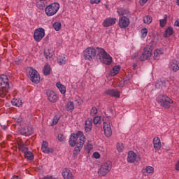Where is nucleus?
Returning <instances> with one entry per match:
<instances>
[{
	"mask_svg": "<svg viewBox=\"0 0 179 179\" xmlns=\"http://www.w3.org/2000/svg\"><path fill=\"white\" fill-rule=\"evenodd\" d=\"M96 56L99 57V61L105 65H110L113 62V57L106 52L103 48L89 47L84 50V58L92 61Z\"/></svg>",
	"mask_w": 179,
	"mask_h": 179,
	"instance_id": "f257e3e1",
	"label": "nucleus"
},
{
	"mask_svg": "<svg viewBox=\"0 0 179 179\" xmlns=\"http://www.w3.org/2000/svg\"><path fill=\"white\" fill-rule=\"evenodd\" d=\"M86 141V137L83 135V132L78 131L76 134H72L69 139V145L72 148L76 146L73 151V156L76 157L79 155L83 145H85V141Z\"/></svg>",
	"mask_w": 179,
	"mask_h": 179,
	"instance_id": "f03ea898",
	"label": "nucleus"
},
{
	"mask_svg": "<svg viewBox=\"0 0 179 179\" xmlns=\"http://www.w3.org/2000/svg\"><path fill=\"white\" fill-rule=\"evenodd\" d=\"M0 90L2 92L1 96H6L9 90V79L6 75L0 76Z\"/></svg>",
	"mask_w": 179,
	"mask_h": 179,
	"instance_id": "7ed1b4c3",
	"label": "nucleus"
},
{
	"mask_svg": "<svg viewBox=\"0 0 179 179\" xmlns=\"http://www.w3.org/2000/svg\"><path fill=\"white\" fill-rule=\"evenodd\" d=\"M157 101L165 108H170L171 104H173V100L166 95H159L157 98Z\"/></svg>",
	"mask_w": 179,
	"mask_h": 179,
	"instance_id": "20e7f679",
	"label": "nucleus"
},
{
	"mask_svg": "<svg viewBox=\"0 0 179 179\" xmlns=\"http://www.w3.org/2000/svg\"><path fill=\"white\" fill-rule=\"evenodd\" d=\"M113 164L110 161H107L103 165H101V168L98 171L99 176L101 177H104V176H107L108 173H110V170H111V167Z\"/></svg>",
	"mask_w": 179,
	"mask_h": 179,
	"instance_id": "39448f33",
	"label": "nucleus"
},
{
	"mask_svg": "<svg viewBox=\"0 0 179 179\" xmlns=\"http://www.w3.org/2000/svg\"><path fill=\"white\" fill-rule=\"evenodd\" d=\"M59 10V3H52L45 8V13L47 16H54Z\"/></svg>",
	"mask_w": 179,
	"mask_h": 179,
	"instance_id": "423d86ee",
	"label": "nucleus"
},
{
	"mask_svg": "<svg viewBox=\"0 0 179 179\" xmlns=\"http://www.w3.org/2000/svg\"><path fill=\"white\" fill-rule=\"evenodd\" d=\"M28 76L30 77L33 83H40V74H38V72H37L36 69H34L33 67L30 68V70L28 72Z\"/></svg>",
	"mask_w": 179,
	"mask_h": 179,
	"instance_id": "0eeeda50",
	"label": "nucleus"
},
{
	"mask_svg": "<svg viewBox=\"0 0 179 179\" xmlns=\"http://www.w3.org/2000/svg\"><path fill=\"white\" fill-rule=\"evenodd\" d=\"M152 57V46L146 45L143 50V53L140 57V61H146Z\"/></svg>",
	"mask_w": 179,
	"mask_h": 179,
	"instance_id": "6e6552de",
	"label": "nucleus"
},
{
	"mask_svg": "<svg viewBox=\"0 0 179 179\" xmlns=\"http://www.w3.org/2000/svg\"><path fill=\"white\" fill-rule=\"evenodd\" d=\"M45 36V32L44 29L38 28L36 29L34 34V38L36 43H40L41 40H43V38Z\"/></svg>",
	"mask_w": 179,
	"mask_h": 179,
	"instance_id": "1a4fd4ad",
	"label": "nucleus"
},
{
	"mask_svg": "<svg viewBox=\"0 0 179 179\" xmlns=\"http://www.w3.org/2000/svg\"><path fill=\"white\" fill-rule=\"evenodd\" d=\"M46 94L50 103H57V101H58V96L57 94H55V92H54V91L48 90Z\"/></svg>",
	"mask_w": 179,
	"mask_h": 179,
	"instance_id": "9d476101",
	"label": "nucleus"
},
{
	"mask_svg": "<svg viewBox=\"0 0 179 179\" xmlns=\"http://www.w3.org/2000/svg\"><path fill=\"white\" fill-rule=\"evenodd\" d=\"M119 26L122 29H125V27H128L129 26V18L127 16H122L119 20Z\"/></svg>",
	"mask_w": 179,
	"mask_h": 179,
	"instance_id": "9b49d317",
	"label": "nucleus"
},
{
	"mask_svg": "<svg viewBox=\"0 0 179 179\" xmlns=\"http://www.w3.org/2000/svg\"><path fill=\"white\" fill-rule=\"evenodd\" d=\"M20 134L25 136H30V135H33V127L26 126L20 130Z\"/></svg>",
	"mask_w": 179,
	"mask_h": 179,
	"instance_id": "f8f14e48",
	"label": "nucleus"
},
{
	"mask_svg": "<svg viewBox=\"0 0 179 179\" xmlns=\"http://www.w3.org/2000/svg\"><path fill=\"white\" fill-rule=\"evenodd\" d=\"M103 125V131L106 136H107V138H110V136L113 135V131L111 130V125L110 124V123L106 122H104Z\"/></svg>",
	"mask_w": 179,
	"mask_h": 179,
	"instance_id": "ddd939ff",
	"label": "nucleus"
},
{
	"mask_svg": "<svg viewBox=\"0 0 179 179\" xmlns=\"http://www.w3.org/2000/svg\"><path fill=\"white\" fill-rule=\"evenodd\" d=\"M92 128H93V119H92V117H88L85 121V132H91Z\"/></svg>",
	"mask_w": 179,
	"mask_h": 179,
	"instance_id": "4468645a",
	"label": "nucleus"
},
{
	"mask_svg": "<svg viewBox=\"0 0 179 179\" xmlns=\"http://www.w3.org/2000/svg\"><path fill=\"white\" fill-rule=\"evenodd\" d=\"M105 94L108 96H111V97H116L117 99H120V91L117 90H108L105 92Z\"/></svg>",
	"mask_w": 179,
	"mask_h": 179,
	"instance_id": "2eb2a0df",
	"label": "nucleus"
},
{
	"mask_svg": "<svg viewBox=\"0 0 179 179\" xmlns=\"http://www.w3.org/2000/svg\"><path fill=\"white\" fill-rule=\"evenodd\" d=\"M62 176L64 179H75V177L68 168H65L62 171Z\"/></svg>",
	"mask_w": 179,
	"mask_h": 179,
	"instance_id": "dca6fc26",
	"label": "nucleus"
},
{
	"mask_svg": "<svg viewBox=\"0 0 179 179\" xmlns=\"http://www.w3.org/2000/svg\"><path fill=\"white\" fill-rule=\"evenodd\" d=\"M41 149L43 153H54V148H48V143L47 141L43 142Z\"/></svg>",
	"mask_w": 179,
	"mask_h": 179,
	"instance_id": "f3484780",
	"label": "nucleus"
},
{
	"mask_svg": "<svg viewBox=\"0 0 179 179\" xmlns=\"http://www.w3.org/2000/svg\"><path fill=\"white\" fill-rule=\"evenodd\" d=\"M116 21V18H107L104 20L103 25L104 27H110V26L115 24Z\"/></svg>",
	"mask_w": 179,
	"mask_h": 179,
	"instance_id": "a211bd4d",
	"label": "nucleus"
},
{
	"mask_svg": "<svg viewBox=\"0 0 179 179\" xmlns=\"http://www.w3.org/2000/svg\"><path fill=\"white\" fill-rule=\"evenodd\" d=\"M155 87L157 90H163L164 87H166V81H163L162 80H158L155 83Z\"/></svg>",
	"mask_w": 179,
	"mask_h": 179,
	"instance_id": "6ab92c4d",
	"label": "nucleus"
},
{
	"mask_svg": "<svg viewBox=\"0 0 179 179\" xmlns=\"http://www.w3.org/2000/svg\"><path fill=\"white\" fill-rule=\"evenodd\" d=\"M136 160V154L133 151H129L128 153L127 162L129 163H134Z\"/></svg>",
	"mask_w": 179,
	"mask_h": 179,
	"instance_id": "aec40b11",
	"label": "nucleus"
},
{
	"mask_svg": "<svg viewBox=\"0 0 179 179\" xmlns=\"http://www.w3.org/2000/svg\"><path fill=\"white\" fill-rule=\"evenodd\" d=\"M153 143L154 149H155V150H159L160 148H162V143L160 142V138H159V137L154 138Z\"/></svg>",
	"mask_w": 179,
	"mask_h": 179,
	"instance_id": "412c9836",
	"label": "nucleus"
},
{
	"mask_svg": "<svg viewBox=\"0 0 179 179\" xmlns=\"http://www.w3.org/2000/svg\"><path fill=\"white\" fill-rule=\"evenodd\" d=\"M18 148L22 153H25L29 150V148H27V145L26 143H23V141H20L18 143Z\"/></svg>",
	"mask_w": 179,
	"mask_h": 179,
	"instance_id": "4be33fe9",
	"label": "nucleus"
},
{
	"mask_svg": "<svg viewBox=\"0 0 179 179\" xmlns=\"http://www.w3.org/2000/svg\"><path fill=\"white\" fill-rule=\"evenodd\" d=\"M173 33H174V30L173 29V27H169L165 30L163 37H164V38H167V37H170L171 36H173Z\"/></svg>",
	"mask_w": 179,
	"mask_h": 179,
	"instance_id": "5701e85b",
	"label": "nucleus"
},
{
	"mask_svg": "<svg viewBox=\"0 0 179 179\" xmlns=\"http://www.w3.org/2000/svg\"><path fill=\"white\" fill-rule=\"evenodd\" d=\"M121 67L120 66H114L113 67V71L110 72V76H115V75H118Z\"/></svg>",
	"mask_w": 179,
	"mask_h": 179,
	"instance_id": "b1692460",
	"label": "nucleus"
},
{
	"mask_svg": "<svg viewBox=\"0 0 179 179\" xmlns=\"http://www.w3.org/2000/svg\"><path fill=\"white\" fill-rule=\"evenodd\" d=\"M171 67L173 72H177L179 71V62L177 60H172Z\"/></svg>",
	"mask_w": 179,
	"mask_h": 179,
	"instance_id": "393cba45",
	"label": "nucleus"
},
{
	"mask_svg": "<svg viewBox=\"0 0 179 179\" xmlns=\"http://www.w3.org/2000/svg\"><path fill=\"white\" fill-rule=\"evenodd\" d=\"M56 86L59 89V90H60V93H62V94H65V93H66V90L65 88V86L61 84V83H57L56 84Z\"/></svg>",
	"mask_w": 179,
	"mask_h": 179,
	"instance_id": "a878e982",
	"label": "nucleus"
},
{
	"mask_svg": "<svg viewBox=\"0 0 179 179\" xmlns=\"http://www.w3.org/2000/svg\"><path fill=\"white\" fill-rule=\"evenodd\" d=\"M24 156L25 159H27V160H34V155L30 151H27L26 152H24Z\"/></svg>",
	"mask_w": 179,
	"mask_h": 179,
	"instance_id": "bb28decb",
	"label": "nucleus"
},
{
	"mask_svg": "<svg viewBox=\"0 0 179 179\" xmlns=\"http://www.w3.org/2000/svg\"><path fill=\"white\" fill-rule=\"evenodd\" d=\"M43 73L45 76H48L51 73V66L48 64H45L43 69Z\"/></svg>",
	"mask_w": 179,
	"mask_h": 179,
	"instance_id": "cd10ccee",
	"label": "nucleus"
},
{
	"mask_svg": "<svg viewBox=\"0 0 179 179\" xmlns=\"http://www.w3.org/2000/svg\"><path fill=\"white\" fill-rule=\"evenodd\" d=\"M57 62L59 65H64V64L66 63V59L65 58V56H59L57 57Z\"/></svg>",
	"mask_w": 179,
	"mask_h": 179,
	"instance_id": "c85d7f7f",
	"label": "nucleus"
},
{
	"mask_svg": "<svg viewBox=\"0 0 179 179\" xmlns=\"http://www.w3.org/2000/svg\"><path fill=\"white\" fill-rule=\"evenodd\" d=\"M159 24L161 27H164L167 24V15H164V18L159 20Z\"/></svg>",
	"mask_w": 179,
	"mask_h": 179,
	"instance_id": "c756f323",
	"label": "nucleus"
},
{
	"mask_svg": "<svg viewBox=\"0 0 179 179\" xmlns=\"http://www.w3.org/2000/svg\"><path fill=\"white\" fill-rule=\"evenodd\" d=\"M62 26V24L60 22H57L53 24V27L56 31H59V30H61Z\"/></svg>",
	"mask_w": 179,
	"mask_h": 179,
	"instance_id": "7c9ffc66",
	"label": "nucleus"
},
{
	"mask_svg": "<svg viewBox=\"0 0 179 179\" xmlns=\"http://www.w3.org/2000/svg\"><path fill=\"white\" fill-rule=\"evenodd\" d=\"M66 108L67 111H71L73 110V108H75V105L73 104V102L72 101L69 102L66 106Z\"/></svg>",
	"mask_w": 179,
	"mask_h": 179,
	"instance_id": "2f4dec72",
	"label": "nucleus"
},
{
	"mask_svg": "<svg viewBox=\"0 0 179 179\" xmlns=\"http://www.w3.org/2000/svg\"><path fill=\"white\" fill-rule=\"evenodd\" d=\"M152 17L150 15H147L143 19V22L146 24H150V22H152Z\"/></svg>",
	"mask_w": 179,
	"mask_h": 179,
	"instance_id": "473e14b6",
	"label": "nucleus"
},
{
	"mask_svg": "<svg viewBox=\"0 0 179 179\" xmlns=\"http://www.w3.org/2000/svg\"><path fill=\"white\" fill-rule=\"evenodd\" d=\"M58 121H59V117L55 115L53 117L52 123L51 124V127H54V125H57L58 124Z\"/></svg>",
	"mask_w": 179,
	"mask_h": 179,
	"instance_id": "72a5a7b5",
	"label": "nucleus"
},
{
	"mask_svg": "<svg viewBox=\"0 0 179 179\" xmlns=\"http://www.w3.org/2000/svg\"><path fill=\"white\" fill-rule=\"evenodd\" d=\"M148 36V29L144 28L141 29V38H145Z\"/></svg>",
	"mask_w": 179,
	"mask_h": 179,
	"instance_id": "f704fd0d",
	"label": "nucleus"
},
{
	"mask_svg": "<svg viewBox=\"0 0 179 179\" xmlns=\"http://www.w3.org/2000/svg\"><path fill=\"white\" fill-rule=\"evenodd\" d=\"M93 122L95 124H100L101 122V117H100V116L95 117L93 120Z\"/></svg>",
	"mask_w": 179,
	"mask_h": 179,
	"instance_id": "c9c22d12",
	"label": "nucleus"
},
{
	"mask_svg": "<svg viewBox=\"0 0 179 179\" xmlns=\"http://www.w3.org/2000/svg\"><path fill=\"white\" fill-rule=\"evenodd\" d=\"M117 151L119 152H122V150H124V145L122 143H117Z\"/></svg>",
	"mask_w": 179,
	"mask_h": 179,
	"instance_id": "e433bc0d",
	"label": "nucleus"
},
{
	"mask_svg": "<svg viewBox=\"0 0 179 179\" xmlns=\"http://www.w3.org/2000/svg\"><path fill=\"white\" fill-rule=\"evenodd\" d=\"M2 129H3L4 131H6V129H8V123L5 122H1L0 124Z\"/></svg>",
	"mask_w": 179,
	"mask_h": 179,
	"instance_id": "4c0bfd02",
	"label": "nucleus"
},
{
	"mask_svg": "<svg viewBox=\"0 0 179 179\" xmlns=\"http://www.w3.org/2000/svg\"><path fill=\"white\" fill-rule=\"evenodd\" d=\"M158 55H162V51L159 49H157L154 51V57H157Z\"/></svg>",
	"mask_w": 179,
	"mask_h": 179,
	"instance_id": "58836bf2",
	"label": "nucleus"
},
{
	"mask_svg": "<svg viewBox=\"0 0 179 179\" xmlns=\"http://www.w3.org/2000/svg\"><path fill=\"white\" fill-rule=\"evenodd\" d=\"M97 114V108L96 107H93L91 109V115H96Z\"/></svg>",
	"mask_w": 179,
	"mask_h": 179,
	"instance_id": "ea45409f",
	"label": "nucleus"
},
{
	"mask_svg": "<svg viewBox=\"0 0 179 179\" xmlns=\"http://www.w3.org/2000/svg\"><path fill=\"white\" fill-rule=\"evenodd\" d=\"M153 171H154L153 167H152V166H148V167L146 168V172L148 173L149 174L153 173Z\"/></svg>",
	"mask_w": 179,
	"mask_h": 179,
	"instance_id": "a19ab883",
	"label": "nucleus"
},
{
	"mask_svg": "<svg viewBox=\"0 0 179 179\" xmlns=\"http://www.w3.org/2000/svg\"><path fill=\"white\" fill-rule=\"evenodd\" d=\"M58 139H59V142H64V141H65V137L62 134H59Z\"/></svg>",
	"mask_w": 179,
	"mask_h": 179,
	"instance_id": "79ce46f5",
	"label": "nucleus"
},
{
	"mask_svg": "<svg viewBox=\"0 0 179 179\" xmlns=\"http://www.w3.org/2000/svg\"><path fill=\"white\" fill-rule=\"evenodd\" d=\"M100 2H101V0H90V3H92V5H94V3H100Z\"/></svg>",
	"mask_w": 179,
	"mask_h": 179,
	"instance_id": "37998d69",
	"label": "nucleus"
},
{
	"mask_svg": "<svg viewBox=\"0 0 179 179\" xmlns=\"http://www.w3.org/2000/svg\"><path fill=\"white\" fill-rule=\"evenodd\" d=\"M94 159H100V153L95 152L93 153Z\"/></svg>",
	"mask_w": 179,
	"mask_h": 179,
	"instance_id": "c03bdc74",
	"label": "nucleus"
},
{
	"mask_svg": "<svg viewBox=\"0 0 179 179\" xmlns=\"http://www.w3.org/2000/svg\"><path fill=\"white\" fill-rule=\"evenodd\" d=\"M44 55L47 59H48V58H51V57H52V55H51V53H48L47 52H45Z\"/></svg>",
	"mask_w": 179,
	"mask_h": 179,
	"instance_id": "a18cd8bd",
	"label": "nucleus"
},
{
	"mask_svg": "<svg viewBox=\"0 0 179 179\" xmlns=\"http://www.w3.org/2000/svg\"><path fill=\"white\" fill-rule=\"evenodd\" d=\"M129 82V78L127 77L123 78V85H127Z\"/></svg>",
	"mask_w": 179,
	"mask_h": 179,
	"instance_id": "49530a36",
	"label": "nucleus"
},
{
	"mask_svg": "<svg viewBox=\"0 0 179 179\" xmlns=\"http://www.w3.org/2000/svg\"><path fill=\"white\" fill-rule=\"evenodd\" d=\"M123 13H124L123 16H126V17H127L128 16V14H129V10H123Z\"/></svg>",
	"mask_w": 179,
	"mask_h": 179,
	"instance_id": "de8ad7c7",
	"label": "nucleus"
},
{
	"mask_svg": "<svg viewBox=\"0 0 179 179\" xmlns=\"http://www.w3.org/2000/svg\"><path fill=\"white\" fill-rule=\"evenodd\" d=\"M42 179H57L51 176H44Z\"/></svg>",
	"mask_w": 179,
	"mask_h": 179,
	"instance_id": "09e8293b",
	"label": "nucleus"
},
{
	"mask_svg": "<svg viewBox=\"0 0 179 179\" xmlns=\"http://www.w3.org/2000/svg\"><path fill=\"white\" fill-rule=\"evenodd\" d=\"M119 16H124V10H119L117 11Z\"/></svg>",
	"mask_w": 179,
	"mask_h": 179,
	"instance_id": "8fccbe9b",
	"label": "nucleus"
},
{
	"mask_svg": "<svg viewBox=\"0 0 179 179\" xmlns=\"http://www.w3.org/2000/svg\"><path fill=\"white\" fill-rule=\"evenodd\" d=\"M138 57H139V53L136 52L134 57H132V59H136V58H138Z\"/></svg>",
	"mask_w": 179,
	"mask_h": 179,
	"instance_id": "3c124183",
	"label": "nucleus"
},
{
	"mask_svg": "<svg viewBox=\"0 0 179 179\" xmlns=\"http://www.w3.org/2000/svg\"><path fill=\"white\" fill-rule=\"evenodd\" d=\"M15 64L17 65H20V64H22V59L15 60Z\"/></svg>",
	"mask_w": 179,
	"mask_h": 179,
	"instance_id": "603ef678",
	"label": "nucleus"
},
{
	"mask_svg": "<svg viewBox=\"0 0 179 179\" xmlns=\"http://www.w3.org/2000/svg\"><path fill=\"white\" fill-rule=\"evenodd\" d=\"M148 2V0H141V2H140L141 5H143L144 3H146Z\"/></svg>",
	"mask_w": 179,
	"mask_h": 179,
	"instance_id": "864d4df0",
	"label": "nucleus"
},
{
	"mask_svg": "<svg viewBox=\"0 0 179 179\" xmlns=\"http://www.w3.org/2000/svg\"><path fill=\"white\" fill-rule=\"evenodd\" d=\"M175 26H177L178 27H179V20H176L175 21Z\"/></svg>",
	"mask_w": 179,
	"mask_h": 179,
	"instance_id": "5fc2aeb1",
	"label": "nucleus"
},
{
	"mask_svg": "<svg viewBox=\"0 0 179 179\" xmlns=\"http://www.w3.org/2000/svg\"><path fill=\"white\" fill-rule=\"evenodd\" d=\"M123 81H121L120 83H119V87H122L124 86V85H122Z\"/></svg>",
	"mask_w": 179,
	"mask_h": 179,
	"instance_id": "6e6d98bb",
	"label": "nucleus"
},
{
	"mask_svg": "<svg viewBox=\"0 0 179 179\" xmlns=\"http://www.w3.org/2000/svg\"><path fill=\"white\" fill-rule=\"evenodd\" d=\"M13 106H15V107H17V103H16L15 101H12Z\"/></svg>",
	"mask_w": 179,
	"mask_h": 179,
	"instance_id": "4d7b16f0",
	"label": "nucleus"
},
{
	"mask_svg": "<svg viewBox=\"0 0 179 179\" xmlns=\"http://www.w3.org/2000/svg\"><path fill=\"white\" fill-rule=\"evenodd\" d=\"M133 66H134V69L136 68V66H137L136 64H134Z\"/></svg>",
	"mask_w": 179,
	"mask_h": 179,
	"instance_id": "13d9d810",
	"label": "nucleus"
},
{
	"mask_svg": "<svg viewBox=\"0 0 179 179\" xmlns=\"http://www.w3.org/2000/svg\"><path fill=\"white\" fill-rule=\"evenodd\" d=\"M89 148H92V145H89Z\"/></svg>",
	"mask_w": 179,
	"mask_h": 179,
	"instance_id": "bf43d9fd",
	"label": "nucleus"
},
{
	"mask_svg": "<svg viewBox=\"0 0 179 179\" xmlns=\"http://www.w3.org/2000/svg\"><path fill=\"white\" fill-rule=\"evenodd\" d=\"M121 1H125V0H121Z\"/></svg>",
	"mask_w": 179,
	"mask_h": 179,
	"instance_id": "052dcab7",
	"label": "nucleus"
}]
</instances>
